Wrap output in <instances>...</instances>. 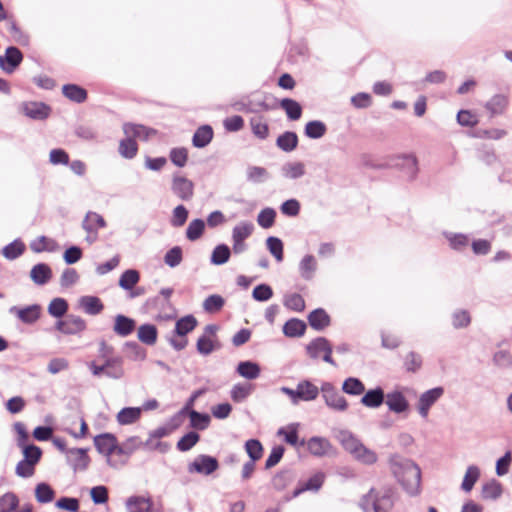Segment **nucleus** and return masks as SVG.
<instances>
[{
	"instance_id": "obj_42",
	"label": "nucleus",
	"mask_w": 512,
	"mask_h": 512,
	"mask_svg": "<svg viewBox=\"0 0 512 512\" xmlns=\"http://www.w3.org/2000/svg\"><path fill=\"white\" fill-rule=\"evenodd\" d=\"M187 414L190 417V425L194 429L205 430L210 424L211 418L206 413L190 410Z\"/></svg>"
},
{
	"instance_id": "obj_52",
	"label": "nucleus",
	"mask_w": 512,
	"mask_h": 512,
	"mask_svg": "<svg viewBox=\"0 0 512 512\" xmlns=\"http://www.w3.org/2000/svg\"><path fill=\"white\" fill-rule=\"evenodd\" d=\"M501 494H502V486L496 480L487 482L482 486L481 496L483 499L495 500V499L499 498L501 496Z\"/></svg>"
},
{
	"instance_id": "obj_51",
	"label": "nucleus",
	"mask_w": 512,
	"mask_h": 512,
	"mask_svg": "<svg viewBox=\"0 0 512 512\" xmlns=\"http://www.w3.org/2000/svg\"><path fill=\"white\" fill-rule=\"evenodd\" d=\"M250 126L255 137L265 140L269 136V126L262 120V117L251 118Z\"/></svg>"
},
{
	"instance_id": "obj_38",
	"label": "nucleus",
	"mask_w": 512,
	"mask_h": 512,
	"mask_svg": "<svg viewBox=\"0 0 512 512\" xmlns=\"http://www.w3.org/2000/svg\"><path fill=\"white\" fill-rule=\"evenodd\" d=\"M197 323V319L193 315H186L177 320L174 332L178 336H185L196 328Z\"/></svg>"
},
{
	"instance_id": "obj_43",
	"label": "nucleus",
	"mask_w": 512,
	"mask_h": 512,
	"mask_svg": "<svg viewBox=\"0 0 512 512\" xmlns=\"http://www.w3.org/2000/svg\"><path fill=\"white\" fill-rule=\"evenodd\" d=\"M342 391L349 395L358 396L364 393L365 386L360 379L349 377L343 382Z\"/></svg>"
},
{
	"instance_id": "obj_12",
	"label": "nucleus",
	"mask_w": 512,
	"mask_h": 512,
	"mask_svg": "<svg viewBox=\"0 0 512 512\" xmlns=\"http://www.w3.org/2000/svg\"><path fill=\"white\" fill-rule=\"evenodd\" d=\"M9 313L15 315L25 324H33L40 318L41 306L38 304H32L24 308L12 306L9 308Z\"/></svg>"
},
{
	"instance_id": "obj_54",
	"label": "nucleus",
	"mask_w": 512,
	"mask_h": 512,
	"mask_svg": "<svg viewBox=\"0 0 512 512\" xmlns=\"http://www.w3.org/2000/svg\"><path fill=\"white\" fill-rule=\"evenodd\" d=\"M293 478L294 475L291 470H282L272 478V486L276 490H283L292 482Z\"/></svg>"
},
{
	"instance_id": "obj_63",
	"label": "nucleus",
	"mask_w": 512,
	"mask_h": 512,
	"mask_svg": "<svg viewBox=\"0 0 512 512\" xmlns=\"http://www.w3.org/2000/svg\"><path fill=\"white\" fill-rule=\"evenodd\" d=\"M422 366V357L420 354L411 351L404 359V368L407 372L415 373L420 370Z\"/></svg>"
},
{
	"instance_id": "obj_64",
	"label": "nucleus",
	"mask_w": 512,
	"mask_h": 512,
	"mask_svg": "<svg viewBox=\"0 0 512 512\" xmlns=\"http://www.w3.org/2000/svg\"><path fill=\"white\" fill-rule=\"evenodd\" d=\"M276 212L273 208H264L260 211L257 216V222L259 226L264 229H268L273 226L275 222Z\"/></svg>"
},
{
	"instance_id": "obj_2",
	"label": "nucleus",
	"mask_w": 512,
	"mask_h": 512,
	"mask_svg": "<svg viewBox=\"0 0 512 512\" xmlns=\"http://www.w3.org/2000/svg\"><path fill=\"white\" fill-rule=\"evenodd\" d=\"M392 473L397 478L402 487L410 495H416L419 492L421 482V470L412 460L393 455L390 458Z\"/></svg>"
},
{
	"instance_id": "obj_62",
	"label": "nucleus",
	"mask_w": 512,
	"mask_h": 512,
	"mask_svg": "<svg viewBox=\"0 0 512 512\" xmlns=\"http://www.w3.org/2000/svg\"><path fill=\"white\" fill-rule=\"evenodd\" d=\"M245 450L250 457V460L256 462L262 457L263 446L257 439H249L245 443Z\"/></svg>"
},
{
	"instance_id": "obj_39",
	"label": "nucleus",
	"mask_w": 512,
	"mask_h": 512,
	"mask_svg": "<svg viewBox=\"0 0 512 512\" xmlns=\"http://www.w3.org/2000/svg\"><path fill=\"white\" fill-rule=\"evenodd\" d=\"M480 477V470L477 466L471 465L467 468L466 473L464 475L461 489L465 492H470L475 483L478 481Z\"/></svg>"
},
{
	"instance_id": "obj_10",
	"label": "nucleus",
	"mask_w": 512,
	"mask_h": 512,
	"mask_svg": "<svg viewBox=\"0 0 512 512\" xmlns=\"http://www.w3.org/2000/svg\"><path fill=\"white\" fill-rule=\"evenodd\" d=\"M56 330L66 335L78 334L86 329V322L76 315H68L64 320H58Z\"/></svg>"
},
{
	"instance_id": "obj_32",
	"label": "nucleus",
	"mask_w": 512,
	"mask_h": 512,
	"mask_svg": "<svg viewBox=\"0 0 512 512\" xmlns=\"http://www.w3.org/2000/svg\"><path fill=\"white\" fill-rule=\"evenodd\" d=\"M68 453L74 456L73 460H71V465L75 471L87 469L90 459L89 456L87 455L86 449L73 448L70 449Z\"/></svg>"
},
{
	"instance_id": "obj_44",
	"label": "nucleus",
	"mask_w": 512,
	"mask_h": 512,
	"mask_svg": "<svg viewBox=\"0 0 512 512\" xmlns=\"http://www.w3.org/2000/svg\"><path fill=\"white\" fill-rule=\"evenodd\" d=\"M316 268L317 263L312 255L304 256L299 264L300 274L306 280H310L313 277Z\"/></svg>"
},
{
	"instance_id": "obj_14",
	"label": "nucleus",
	"mask_w": 512,
	"mask_h": 512,
	"mask_svg": "<svg viewBox=\"0 0 512 512\" xmlns=\"http://www.w3.org/2000/svg\"><path fill=\"white\" fill-rule=\"evenodd\" d=\"M385 403L391 412L401 414L409 409V402L401 391L394 390L386 394Z\"/></svg>"
},
{
	"instance_id": "obj_59",
	"label": "nucleus",
	"mask_w": 512,
	"mask_h": 512,
	"mask_svg": "<svg viewBox=\"0 0 512 512\" xmlns=\"http://www.w3.org/2000/svg\"><path fill=\"white\" fill-rule=\"evenodd\" d=\"M20 448L24 455V458L22 459L23 461L33 463V465H36L40 461L42 450L38 446L30 444Z\"/></svg>"
},
{
	"instance_id": "obj_53",
	"label": "nucleus",
	"mask_w": 512,
	"mask_h": 512,
	"mask_svg": "<svg viewBox=\"0 0 512 512\" xmlns=\"http://www.w3.org/2000/svg\"><path fill=\"white\" fill-rule=\"evenodd\" d=\"M219 348V344H217L214 340H212L207 335H202L198 338L196 343V349L199 354L207 356L211 354L214 350Z\"/></svg>"
},
{
	"instance_id": "obj_49",
	"label": "nucleus",
	"mask_w": 512,
	"mask_h": 512,
	"mask_svg": "<svg viewBox=\"0 0 512 512\" xmlns=\"http://www.w3.org/2000/svg\"><path fill=\"white\" fill-rule=\"evenodd\" d=\"M225 304V300L221 295L213 294L208 296L203 302L205 312L213 314L219 312Z\"/></svg>"
},
{
	"instance_id": "obj_6",
	"label": "nucleus",
	"mask_w": 512,
	"mask_h": 512,
	"mask_svg": "<svg viewBox=\"0 0 512 512\" xmlns=\"http://www.w3.org/2000/svg\"><path fill=\"white\" fill-rule=\"evenodd\" d=\"M306 352L308 356L313 359L317 360L320 358V355L323 354L322 359L333 365L336 366L335 361L331 357L332 354V346L329 342V340L325 337H317L313 339L307 346H306Z\"/></svg>"
},
{
	"instance_id": "obj_36",
	"label": "nucleus",
	"mask_w": 512,
	"mask_h": 512,
	"mask_svg": "<svg viewBox=\"0 0 512 512\" xmlns=\"http://www.w3.org/2000/svg\"><path fill=\"white\" fill-rule=\"evenodd\" d=\"M106 227V221L104 220V218L96 213V212H92V211H89L83 222H82V228L85 230V231H94V230H97L98 229H101V228H104Z\"/></svg>"
},
{
	"instance_id": "obj_48",
	"label": "nucleus",
	"mask_w": 512,
	"mask_h": 512,
	"mask_svg": "<svg viewBox=\"0 0 512 512\" xmlns=\"http://www.w3.org/2000/svg\"><path fill=\"white\" fill-rule=\"evenodd\" d=\"M507 97L502 94L494 95L485 105L492 114H502L507 106Z\"/></svg>"
},
{
	"instance_id": "obj_11",
	"label": "nucleus",
	"mask_w": 512,
	"mask_h": 512,
	"mask_svg": "<svg viewBox=\"0 0 512 512\" xmlns=\"http://www.w3.org/2000/svg\"><path fill=\"white\" fill-rule=\"evenodd\" d=\"M23 60L22 52L15 46L6 49L4 55H0V68L8 73H13Z\"/></svg>"
},
{
	"instance_id": "obj_55",
	"label": "nucleus",
	"mask_w": 512,
	"mask_h": 512,
	"mask_svg": "<svg viewBox=\"0 0 512 512\" xmlns=\"http://www.w3.org/2000/svg\"><path fill=\"white\" fill-rule=\"evenodd\" d=\"M205 229V222L202 219H194L192 220L187 229H186V237L190 241L198 240Z\"/></svg>"
},
{
	"instance_id": "obj_9",
	"label": "nucleus",
	"mask_w": 512,
	"mask_h": 512,
	"mask_svg": "<svg viewBox=\"0 0 512 512\" xmlns=\"http://www.w3.org/2000/svg\"><path fill=\"white\" fill-rule=\"evenodd\" d=\"M219 468L218 460L215 457L200 454L188 465L190 473L210 475Z\"/></svg>"
},
{
	"instance_id": "obj_45",
	"label": "nucleus",
	"mask_w": 512,
	"mask_h": 512,
	"mask_svg": "<svg viewBox=\"0 0 512 512\" xmlns=\"http://www.w3.org/2000/svg\"><path fill=\"white\" fill-rule=\"evenodd\" d=\"M231 250L226 244L217 245L211 255V263L214 265H223L228 262Z\"/></svg>"
},
{
	"instance_id": "obj_18",
	"label": "nucleus",
	"mask_w": 512,
	"mask_h": 512,
	"mask_svg": "<svg viewBox=\"0 0 512 512\" xmlns=\"http://www.w3.org/2000/svg\"><path fill=\"white\" fill-rule=\"evenodd\" d=\"M324 474L318 472L311 476L307 481L299 483L298 487L293 491V497H298L305 491H318L324 482Z\"/></svg>"
},
{
	"instance_id": "obj_58",
	"label": "nucleus",
	"mask_w": 512,
	"mask_h": 512,
	"mask_svg": "<svg viewBox=\"0 0 512 512\" xmlns=\"http://www.w3.org/2000/svg\"><path fill=\"white\" fill-rule=\"evenodd\" d=\"M56 246V242L46 236H39L37 239L30 243V248L35 253H41L45 250L53 251Z\"/></svg>"
},
{
	"instance_id": "obj_15",
	"label": "nucleus",
	"mask_w": 512,
	"mask_h": 512,
	"mask_svg": "<svg viewBox=\"0 0 512 512\" xmlns=\"http://www.w3.org/2000/svg\"><path fill=\"white\" fill-rule=\"evenodd\" d=\"M136 328V321L133 318L123 314H117L114 317L113 331L120 337H128Z\"/></svg>"
},
{
	"instance_id": "obj_17",
	"label": "nucleus",
	"mask_w": 512,
	"mask_h": 512,
	"mask_svg": "<svg viewBox=\"0 0 512 512\" xmlns=\"http://www.w3.org/2000/svg\"><path fill=\"white\" fill-rule=\"evenodd\" d=\"M52 277V270L46 263L34 265L30 271V278L36 285H45Z\"/></svg>"
},
{
	"instance_id": "obj_47",
	"label": "nucleus",
	"mask_w": 512,
	"mask_h": 512,
	"mask_svg": "<svg viewBox=\"0 0 512 512\" xmlns=\"http://www.w3.org/2000/svg\"><path fill=\"white\" fill-rule=\"evenodd\" d=\"M254 225L251 222L243 221L237 224L232 230V240L244 241L253 232Z\"/></svg>"
},
{
	"instance_id": "obj_21",
	"label": "nucleus",
	"mask_w": 512,
	"mask_h": 512,
	"mask_svg": "<svg viewBox=\"0 0 512 512\" xmlns=\"http://www.w3.org/2000/svg\"><path fill=\"white\" fill-rule=\"evenodd\" d=\"M213 139V129L210 125L200 126L194 133L192 138L193 146L203 148L207 146Z\"/></svg>"
},
{
	"instance_id": "obj_31",
	"label": "nucleus",
	"mask_w": 512,
	"mask_h": 512,
	"mask_svg": "<svg viewBox=\"0 0 512 512\" xmlns=\"http://www.w3.org/2000/svg\"><path fill=\"white\" fill-rule=\"evenodd\" d=\"M142 408L125 407L117 414V421L120 425H129L135 423L141 416Z\"/></svg>"
},
{
	"instance_id": "obj_60",
	"label": "nucleus",
	"mask_w": 512,
	"mask_h": 512,
	"mask_svg": "<svg viewBox=\"0 0 512 512\" xmlns=\"http://www.w3.org/2000/svg\"><path fill=\"white\" fill-rule=\"evenodd\" d=\"M18 504V497L12 492H7L0 497V512H13Z\"/></svg>"
},
{
	"instance_id": "obj_56",
	"label": "nucleus",
	"mask_w": 512,
	"mask_h": 512,
	"mask_svg": "<svg viewBox=\"0 0 512 512\" xmlns=\"http://www.w3.org/2000/svg\"><path fill=\"white\" fill-rule=\"evenodd\" d=\"M67 311L68 303L64 298H54L48 306V313L56 318L63 317Z\"/></svg>"
},
{
	"instance_id": "obj_4",
	"label": "nucleus",
	"mask_w": 512,
	"mask_h": 512,
	"mask_svg": "<svg viewBox=\"0 0 512 512\" xmlns=\"http://www.w3.org/2000/svg\"><path fill=\"white\" fill-rule=\"evenodd\" d=\"M338 439L343 448L356 460L367 465L374 464L377 461V454L364 446L351 432L347 430L340 431Z\"/></svg>"
},
{
	"instance_id": "obj_37",
	"label": "nucleus",
	"mask_w": 512,
	"mask_h": 512,
	"mask_svg": "<svg viewBox=\"0 0 512 512\" xmlns=\"http://www.w3.org/2000/svg\"><path fill=\"white\" fill-rule=\"evenodd\" d=\"M327 132V126L320 120L309 121L305 125L304 133L310 139L322 138Z\"/></svg>"
},
{
	"instance_id": "obj_24",
	"label": "nucleus",
	"mask_w": 512,
	"mask_h": 512,
	"mask_svg": "<svg viewBox=\"0 0 512 512\" xmlns=\"http://www.w3.org/2000/svg\"><path fill=\"white\" fill-rule=\"evenodd\" d=\"M297 386L300 401H313L318 397L319 392H321L320 388L309 380L300 381Z\"/></svg>"
},
{
	"instance_id": "obj_40",
	"label": "nucleus",
	"mask_w": 512,
	"mask_h": 512,
	"mask_svg": "<svg viewBox=\"0 0 512 512\" xmlns=\"http://www.w3.org/2000/svg\"><path fill=\"white\" fill-rule=\"evenodd\" d=\"M126 505L128 508L134 507V510L130 512H150L152 508V502L149 498L140 496H132L127 499Z\"/></svg>"
},
{
	"instance_id": "obj_26",
	"label": "nucleus",
	"mask_w": 512,
	"mask_h": 512,
	"mask_svg": "<svg viewBox=\"0 0 512 512\" xmlns=\"http://www.w3.org/2000/svg\"><path fill=\"white\" fill-rule=\"evenodd\" d=\"M79 304L89 315H97L104 309L102 301L96 296H82Z\"/></svg>"
},
{
	"instance_id": "obj_3",
	"label": "nucleus",
	"mask_w": 512,
	"mask_h": 512,
	"mask_svg": "<svg viewBox=\"0 0 512 512\" xmlns=\"http://www.w3.org/2000/svg\"><path fill=\"white\" fill-rule=\"evenodd\" d=\"M395 501V493L391 487L372 488L362 496L359 506L363 512H389Z\"/></svg>"
},
{
	"instance_id": "obj_61",
	"label": "nucleus",
	"mask_w": 512,
	"mask_h": 512,
	"mask_svg": "<svg viewBox=\"0 0 512 512\" xmlns=\"http://www.w3.org/2000/svg\"><path fill=\"white\" fill-rule=\"evenodd\" d=\"M55 496L54 490L46 483H39L35 489V497L39 503H49Z\"/></svg>"
},
{
	"instance_id": "obj_35",
	"label": "nucleus",
	"mask_w": 512,
	"mask_h": 512,
	"mask_svg": "<svg viewBox=\"0 0 512 512\" xmlns=\"http://www.w3.org/2000/svg\"><path fill=\"white\" fill-rule=\"evenodd\" d=\"M26 246L21 239H15L13 242L2 248V255L8 260H15L25 252Z\"/></svg>"
},
{
	"instance_id": "obj_57",
	"label": "nucleus",
	"mask_w": 512,
	"mask_h": 512,
	"mask_svg": "<svg viewBox=\"0 0 512 512\" xmlns=\"http://www.w3.org/2000/svg\"><path fill=\"white\" fill-rule=\"evenodd\" d=\"M200 439V435L195 431H190L185 434L180 440L177 442V449L181 452H186L192 449Z\"/></svg>"
},
{
	"instance_id": "obj_33",
	"label": "nucleus",
	"mask_w": 512,
	"mask_h": 512,
	"mask_svg": "<svg viewBox=\"0 0 512 512\" xmlns=\"http://www.w3.org/2000/svg\"><path fill=\"white\" fill-rule=\"evenodd\" d=\"M280 107L286 112L288 119L296 121L302 115L301 105L291 98H284L280 101Z\"/></svg>"
},
{
	"instance_id": "obj_22",
	"label": "nucleus",
	"mask_w": 512,
	"mask_h": 512,
	"mask_svg": "<svg viewBox=\"0 0 512 512\" xmlns=\"http://www.w3.org/2000/svg\"><path fill=\"white\" fill-rule=\"evenodd\" d=\"M123 132L126 136L134 140L135 138L147 140L151 133H155L153 129H148L147 127L140 124L131 123H125L123 125Z\"/></svg>"
},
{
	"instance_id": "obj_27",
	"label": "nucleus",
	"mask_w": 512,
	"mask_h": 512,
	"mask_svg": "<svg viewBox=\"0 0 512 512\" xmlns=\"http://www.w3.org/2000/svg\"><path fill=\"white\" fill-rule=\"evenodd\" d=\"M62 93L75 103H83L87 99V91L76 84H65L62 87Z\"/></svg>"
},
{
	"instance_id": "obj_25",
	"label": "nucleus",
	"mask_w": 512,
	"mask_h": 512,
	"mask_svg": "<svg viewBox=\"0 0 512 512\" xmlns=\"http://www.w3.org/2000/svg\"><path fill=\"white\" fill-rule=\"evenodd\" d=\"M158 336V330L155 325L153 324H143L139 326L137 337L140 342L143 344L152 346L156 343Z\"/></svg>"
},
{
	"instance_id": "obj_8",
	"label": "nucleus",
	"mask_w": 512,
	"mask_h": 512,
	"mask_svg": "<svg viewBox=\"0 0 512 512\" xmlns=\"http://www.w3.org/2000/svg\"><path fill=\"white\" fill-rule=\"evenodd\" d=\"M172 193L182 201H190L194 196V183L179 174L173 175L171 182Z\"/></svg>"
},
{
	"instance_id": "obj_20",
	"label": "nucleus",
	"mask_w": 512,
	"mask_h": 512,
	"mask_svg": "<svg viewBox=\"0 0 512 512\" xmlns=\"http://www.w3.org/2000/svg\"><path fill=\"white\" fill-rule=\"evenodd\" d=\"M308 322L313 329L321 331L330 325V316L324 309L317 308L308 315Z\"/></svg>"
},
{
	"instance_id": "obj_5",
	"label": "nucleus",
	"mask_w": 512,
	"mask_h": 512,
	"mask_svg": "<svg viewBox=\"0 0 512 512\" xmlns=\"http://www.w3.org/2000/svg\"><path fill=\"white\" fill-rule=\"evenodd\" d=\"M320 391L325 404L330 409L340 412L347 410V400L332 383L323 382L320 387Z\"/></svg>"
},
{
	"instance_id": "obj_7",
	"label": "nucleus",
	"mask_w": 512,
	"mask_h": 512,
	"mask_svg": "<svg viewBox=\"0 0 512 512\" xmlns=\"http://www.w3.org/2000/svg\"><path fill=\"white\" fill-rule=\"evenodd\" d=\"M444 395V388L441 386L434 387L423 392L417 403V410L424 419L428 417L431 407Z\"/></svg>"
},
{
	"instance_id": "obj_19",
	"label": "nucleus",
	"mask_w": 512,
	"mask_h": 512,
	"mask_svg": "<svg viewBox=\"0 0 512 512\" xmlns=\"http://www.w3.org/2000/svg\"><path fill=\"white\" fill-rule=\"evenodd\" d=\"M385 393L381 387L368 390L361 398V403L368 408H378L385 401Z\"/></svg>"
},
{
	"instance_id": "obj_41",
	"label": "nucleus",
	"mask_w": 512,
	"mask_h": 512,
	"mask_svg": "<svg viewBox=\"0 0 512 512\" xmlns=\"http://www.w3.org/2000/svg\"><path fill=\"white\" fill-rule=\"evenodd\" d=\"M118 151L122 157L132 159L137 155L138 145L134 139L126 136L125 139L120 141Z\"/></svg>"
},
{
	"instance_id": "obj_16",
	"label": "nucleus",
	"mask_w": 512,
	"mask_h": 512,
	"mask_svg": "<svg viewBox=\"0 0 512 512\" xmlns=\"http://www.w3.org/2000/svg\"><path fill=\"white\" fill-rule=\"evenodd\" d=\"M23 112L31 119L44 120L50 115L51 108L43 102H27L23 104Z\"/></svg>"
},
{
	"instance_id": "obj_50",
	"label": "nucleus",
	"mask_w": 512,
	"mask_h": 512,
	"mask_svg": "<svg viewBox=\"0 0 512 512\" xmlns=\"http://www.w3.org/2000/svg\"><path fill=\"white\" fill-rule=\"evenodd\" d=\"M252 390L253 386L251 384H235L230 392L231 399L234 402L240 403L244 401L252 393Z\"/></svg>"
},
{
	"instance_id": "obj_28",
	"label": "nucleus",
	"mask_w": 512,
	"mask_h": 512,
	"mask_svg": "<svg viewBox=\"0 0 512 512\" xmlns=\"http://www.w3.org/2000/svg\"><path fill=\"white\" fill-rule=\"evenodd\" d=\"M306 323L300 319L292 318L283 326V333L287 337L295 338L304 335L306 331Z\"/></svg>"
},
{
	"instance_id": "obj_1",
	"label": "nucleus",
	"mask_w": 512,
	"mask_h": 512,
	"mask_svg": "<svg viewBox=\"0 0 512 512\" xmlns=\"http://www.w3.org/2000/svg\"><path fill=\"white\" fill-rule=\"evenodd\" d=\"M123 357L114 354V348L105 341H101L98 350V360L89 364L94 376L105 375L112 379H119L124 375Z\"/></svg>"
},
{
	"instance_id": "obj_29",
	"label": "nucleus",
	"mask_w": 512,
	"mask_h": 512,
	"mask_svg": "<svg viewBox=\"0 0 512 512\" xmlns=\"http://www.w3.org/2000/svg\"><path fill=\"white\" fill-rule=\"evenodd\" d=\"M276 145L284 152H291L295 150L298 145V136L295 132L286 131L278 136Z\"/></svg>"
},
{
	"instance_id": "obj_34",
	"label": "nucleus",
	"mask_w": 512,
	"mask_h": 512,
	"mask_svg": "<svg viewBox=\"0 0 512 512\" xmlns=\"http://www.w3.org/2000/svg\"><path fill=\"white\" fill-rule=\"evenodd\" d=\"M283 177L299 179L305 174V165L302 162H287L281 167Z\"/></svg>"
},
{
	"instance_id": "obj_23",
	"label": "nucleus",
	"mask_w": 512,
	"mask_h": 512,
	"mask_svg": "<svg viewBox=\"0 0 512 512\" xmlns=\"http://www.w3.org/2000/svg\"><path fill=\"white\" fill-rule=\"evenodd\" d=\"M307 448L314 456H324L331 448V444L326 438L314 436L308 440Z\"/></svg>"
},
{
	"instance_id": "obj_46",
	"label": "nucleus",
	"mask_w": 512,
	"mask_h": 512,
	"mask_svg": "<svg viewBox=\"0 0 512 512\" xmlns=\"http://www.w3.org/2000/svg\"><path fill=\"white\" fill-rule=\"evenodd\" d=\"M140 279L139 272L135 269L124 271L119 279V286L124 290H131Z\"/></svg>"
},
{
	"instance_id": "obj_13",
	"label": "nucleus",
	"mask_w": 512,
	"mask_h": 512,
	"mask_svg": "<svg viewBox=\"0 0 512 512\" xmlns=\"http://www.w3.org/2000/svg\"><path fill=\"white\" fill-rule=\"evenodd\" d=\"M116 436L111 433H103L94 437V445L97 451L107 457V462H111V455L116 448Z\"/></svg>"
},
{
	"instance_id": "obj_30",
	"label": "nucleus",
	"mask_w": 512,
	"mask_h": 512,
	"mask_svg": "<svg viewBox=\"0 0 512 512\" xmlns=\"http://www.w3.org/2000/svg\"><path fill=\"white\" fill-rule=\"evenodd\" d=\"M237 373L248 380H254L260 375V366L252 361H242L236 368Z\"/></svg>"
}]
</instances>
